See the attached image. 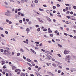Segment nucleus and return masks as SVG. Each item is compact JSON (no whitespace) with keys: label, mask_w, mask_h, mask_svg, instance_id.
Here are the masks:
<instances>
[{"label":"nucleus","mask_w":76,"mask_h":76,"mask_svg":"<svg viewBox=\"0 0 76 76\" xmlns=\"http://www.w3.org/2000/svg\"><path fill=\"white\" fill-rule=\"evenodd\" d=\"M4 52H7V53L10 56H11V53L9 51H8L7 50H4Z\"/></svg>","instance_id":"nucleus-1"},{"label":"nucleus","mask_w":76,"mask_h":76,"mask_svg":"<svg viewBox=\"0 0 76 76\" xmlns=\"http://www.w3.org/2000/svg\"><path fill=\"white\" fill-rule=\"evenodd\" d=\"M69 59L70 56H69V55H68L67 56H66L65 60V61H66L67 60H69Z\"/></svg>","instance_id":"nucleus-2"},{"label":"nucleus","mask_w":76,"mask_h":76,"mask_svg":"<svg viewBox=\"0 0 76 76\" xmlns=\"http://www.w3.org/2000/svg\"><path fill=\"white\" fill-rule=\"evenodd\" d=\"M72 59L73 60H76V56L75 55H72Z\"/></svg>","instance_id":"nucleus-3"},{"label":"nucleus","mask_w":76,"mask_h":76,"mask_svg":"<svg viewBox=\"0 0 76 76\" xmlns=\"http://www.w3.org/2000/svg\"><path fill=\"white\" fill-rule=\"evenodd\" d=\"M47 73L48 74V75H51V76H54V75L52 73L50 72H47Z\"/></svg>","instance_id":"nucleus-4"},{"label":"nucleus","mask_w":76,"mask_h":76,"mask_svg":"<svg viewBox=\"0 0 76 76\" xmlns=\"http://www.w3.org/2000/svg\"><path fill=\"white\" fill-rule=\"evenodd\" d=\"M5 15L7 16H11V14L9 12H6L5 13Z\"/></svg>","instance_id":"nucleus-5"},{"label":"nucleus","mask_w":76,"mask_h":76,"mask_svg":"<svg viewBox=\"0 0 76 76\" xmlns=\"http://www.w3.org/2000/svg\"><path fill=\"white\" fill-rule=\"evenodd\" d=\"M70 53V51H67V50H65L64 52V53L65 54H67L68 53Z\"/></svg>","instance_id":"nucleus-6"},{"label":"nucleus","mask_w":76,"mask_h":76,"mask_svg":"<svg viewBox=\"0 0 76 76\" xmlns=\"http://www.w3.org/2000/svg\"><path fill=\"white\" fill-rule=\"evenodd\" d=\"M46 56L49 58V59H48V60H50L52 58V57L51 56H50L48 55H46Z\"/></svg>","instance_id":"nucleus-7"},{"label":"nucleus","mask_w":76,"mask_h":76,"mask_svg":"<svg viewBox=\"0 0 76 76\" xmlns=\"http://www.w3.org/2000/svg\"><path fill=\"white\" fill-rule=\"evenodd\" d=\"M46 18L48 20V21H49V22H51V19H50V18H49L48 17H46Z\"/></svg>","instance_id":"nucleus-8"},{"label":"nucleus","mask_w":76,"mask_h":76,"mask_svg":"<svg viewBox=\"0 0 76 76\" xmlns=\"http://www.w3.org/2000/svg\"><path fill=\"white\" fill-rule=\"evenodd\" d=\"M38 19H39V22H41V23H43V22H44V21H43L42 20H40V18H38Z\"/></svg>","instance_id":"nucleus-9"},{"label":"nucleus","mask_w":76,"mask_h":76,"mask_svg":"<svg viewBox=\"0 0 76 76\" xmlns=\"http://www.w3.org/2000/svg\"><path fill=\"white\" fill-rule=\"evenodd\" d=\"M57 66H58L59 68H60V69H62V66L60 65L59 64H57Z\"/></svg>","instance_id":"nucleus-10"},{"label":"nucleus","mask_w":76,"mask_h":76,"mask_svg":"<svg viewBox=\"0 0 76 76\" xmlns=\"http://www.w3.org/2000/svg\"><path fill=\"white\" fill-rule=\"evenodd\" d=\"M27 64L29 66H30V67H32V65H31V64H29V63H28V62H27Z\"/></svg>","instance_id":"nucleus-11"},{"label":"nucleus","mask_w":76,"mask_h":76,"mask_svg":"<svg viewBox=\"0 0 76 76\" xmlns=\"http://www.w3.org/2000/svg\"><path fill=\"white\" fill-rule=\"evenodd\" d=\"M4 55H5V56H7V55H8V54L7 52H4Z\"/></svg>","instance_id":"nucleus-12"},{"label":"nucleus","mask_w":76,"mask_h":76,"mask_svg":"<svg viewBox=\"0 0 76 76\" xmlns=\"http://www.w3.org/2000/svg\"><path fill=\"white\" fill-rule=\"evenodd\" d=\"M52 65L53 66H54V67H56L57 66L55 64H52Z\"/></svg>","instance_id":"nucleus-13"},{"label":"nucleus","mask_w":76,"mask_h":76,"mask_svg":"<svg viewBox=\"0 0 76 76\" xmlns=\"http://www.w3.org/2000/svg\"><path fill=\"white\" fill-rule=\"evenodd\" d=\"M25 2V0H22L21 1V3H23Z\"/></svg>","instance_id":"nucleus-14"},{"label":"nucleus","mask_w":76,"mask_h":76,"mask_svg":"<svg viewBox=\"0 0 76 76\" xmlns=\"http://www.w3.org/2000/svg\"><path fill=\"white\" fill-rule=\"evenodd\" d=\"M4 4H5V5H7V4H8V3H7V2L5 1L4 3Z\"/></svg>","instance_id":"nucleus-15"},{"label":"nucleus","mask_w":76,"mask_h":76,"mask_svg":"<svg viewBox=\"0 0 76 76\" xmlns=\"http://www.w3.org/2000/svg\"><path fill=\"white\" fill-rule=\"evenodd\" d=\"M25 74L23 73H22L21 74V76H25Z\"/></svg>","instance_id":"nucleus-16"},{"label":"nucleus","mask_w":76,"mask_h":76,"mask_svg":"<svg viewBox=\"0 0 76 76\" xmlns=\"http://www.w3.org/2000/svg\"><path fill=\"white\" fill-rule=\"evenodd\" d=\"M20 51L21 52H24V51L22 48L20 49Z\"/></svg>","instance_id":"nucleus-17"},{"label":"nucleus","mask_w":76,"mask_h":76,"mask_svg":"<svg viewBox=\"0 0 76 76\" xmlns=\"http://www.w3.org/2000/svg\"><path fill=\"white\" fill-rule=\"evenodd\" d=\"M16 67L15 66H13L12 67V70H15V69Z\"/></svg>","instance_id":"nucleus-18"},{"label":"nucleus","mask_w":76,"mask_h":76,"mask_svg":"<svg viewBox=\"0 0 76 76\" xmlns=\"http://www.w3.org/2000/svg\"><path fill=\"white\" fill-rule=\"evenodd\" d=\"M34 2L35 3H38V1L37 0H35L34 1Z\"/></svg>","instance_id":"nucleus-19"},{"label":"nucleus","mask_w":76,"mask_h":76,"mask_svg":"<svg viewBox=\"0 0 76 76\" xmlns=\"http://www.w3.org/2000/svg\"><path fill=\"white\" fill-rule=\"evenodd\" d=\"M31 51V52H32V53H34L35 52V51H34V50L32 49H31L30 50Z\"/></svg>","instance_id":"nucleus-20"},{"label":"nucleus","mask_w":76,"mask_h":76,"mask_svg":"<svg viewBox=\"0 0 76 76\" xmlns=\"http://www.w3.org/2000/svg\"><path fill=\"white\" fill-rule=\"evenodd\" d=\"M1 37H3L4 38V35H3V34H1Z\"/></svg>","instance_id":"nucleus-21"},{"label":"nucleus","mask_w":76,"mask_h":76,"mask_svg":"<svg viewBox=\"0 0 76 76\" xmlns=\"http://www.w3.org/2000/svg\"><path fill=\"white\" fill-rule=\"evenodd\" d=\"M58 46H59V47H60V48H61V47H62V45H60L58 44Z\"/></svg>","instance_id":"nucleus-22"},{"label":"nucleus","mask_w":76,"mask_h":76,"mask_svg":"<svg viewBox=\"0 0 76 76\" xmlns=\"http://www.w3.org/2000/svg\"><path fill=\"white\" fill-rule=\"evenodd\" d=\"M27 61H28V62H31V60L29 59H28Z\"/></svg>","instance_id":"nucleus-23"},{"label":"nucleus","mask_w":76,"mask_h":76,"mask_svg":"<svg viewBox=\"0 0 76 76\" xmlns=\"http://www.w3.org/2000/svg\"><path fill=\"white\" fill-rule=\"evenodd\" d=\"M37 31H38V32H39V31H40V28H38Z\"/></svg>","instance_id":"nucleus-24"},{"label":"nucleus","mask_w":76,"mask_h":76,"mask_svg":"<svg viewBox=\"0 0 76 76\" xmlns=\"http://www.w3.org/2000/svg\"><path fill=\"white\" fill-rule=\"evenodd\" d=\"M58 57H61V56L60 54H58Z\"/></svg>","instance_id":"nucleus-25"},{"label":"nucleus","mask_w":76,"mask_h":76,"mask_svg":"<svg viewBox=\"0 0 76 76\" xmlns=\"http://www.w3.org/2000/svg\"><path fill=\"white\" fill-rule=\"evenodd\" d=\"M12 12H15V9L14 8H12Z\"/></svg>","instance_id":"nucleus-26"},{"label":"nucleus","mask_w":76,"mask_h":76,"mask_svg":"<svg viewBox=\"0 0 76 76\" xmlns=\"http://www.w3.org/2000/svg\"><path fill=\"white\" fill-rule=\"evenodd\" d=\"M64 35H66V36H67V35H68V34L66 33H64Z\"/></svg>","instance_id":"nucleus-27"},{"label":"nucleus","mask_w":76,"mask_h":76,"mask_svg":"<svg viewBox=\"0 0 76 76\" xmlns=\"http://www.w3.org/2000/svg\"><path fill=\"white\" fill-rule=\"evenodd\" d=\"M47 29L46 28H44L43 29V31H47Z\"/></svg>","instance_id":"nucleus-28"},{"label":"nucleus","mask_w":76,"mask_h":76,"mask_svg":"<svg viewBox=\"0 0 76 76\" xmlns=\"http://www.w3.org/2000/svg\"><path fill=\"white\" fill-rule=\"evenodd\" d=\"M1 52H2V53H3V51H4V50L3 49H1Z\"/></svg>","instance_id":"nucleus-29"},{"label":"nucleus","mask_w":76,"mask_h":76,"mask_svg":"<svg viewBox=\"0 0 76 76\" xmlns=\"http://www.w3.org/2000/svg\"><path fill=\"white\" fill-rule=\"evenodd\" d=\"M17 9H16L15 10V13H18V11H17Z\"/></svg>","instance_id":"nucleus-30"},{"label":"nucleus","mask_w":76,"mask_h":76,"mask_svg":"<svg viewBox=\"0 0 76 76\" xmlns=\"http://www.w3.org/2000/svg\"><path fill=\"white\" fill-rule=\"evenodd\" d=\"M26 31H30L29 29V28H27L26 29Z\"/></svg>","instance_id":"nucleus-31"},{"label":"nucleus","mask_w":76,"mask_h":76,"mask_svg":"<svg viewBox=\"0 0 76 76\" xmlns=\"http://www.w3.org/2000/svg\"><path fill=\"white\" fill-rule=\"evenodd\" d=\"M65 5L66 6H70V4H65Z\"/></svg>","instance_id":"nucleus-32"},{"label":"nucleus","mask_w":76,"mask_h":76,"mask_svg":"<svg viewBox=\"0 0 76 76\" xmlns=\"http://www.w3.org/2000/svg\"><path fill=\"white\" fill-rule=\"evenodd\" d=\"M50 36L51 37H53V34H50Z\"/></svg>","instance_id":"nucleus-33"},{"label":"nucleus","mask_w":76,"mask_h":76,"mask_svg":"<svg viewBox=\"0 0 76 76\" xmlns=\"http://www.w3.org/2000/svg\"><path fill=\"white\" fill-rule=\"evenodd\" d=\"M53 9H55L56 8V7L55 6H53Z\"/></svg>","instance_id":"nucleus-34"},{"label":"nucleus","mask_w":76,"mask_h":76,"mask_svg":"<svg viewBox=\"0 0 76 76\" xmlns=\"http://www.w3.org/2000/svg\"><path fill=\"white\" fill-rule=\"evenodd\" d=\"M56 6H57V7H59L60 6V5L59 4H57Z\"/></svg>","instance_id":"nucleus-35"},{"label":"nucleus","mask_w":76,"mask_h":76,"mask_svg":"<svg viewBox=\"0 0 76 76\" xmlns=\"http://www.w3.org/2000/svg\"><path fill=\"white\" fill-rule=\"evenodd\" d=\"M20 14H21V13H20V12H18V14L19 15H20Z\"/></svg>","instance_id":"nucleus-36"},{"label":"nucleus","mask_w":76,"mask_h":76,"mask_svg":"<svg viewBox=\"0 0 76 76\" xmlns=\"http://www.w3.org/2000/svg\"><path fill=\"white\" fill-rule=\"evenodd\" d=\"M68 8L69 10H71V9H72V7H69Z\"/></svg>","instance_id":"nucleus-37"},{"label":"nucleus","mask_w":76,"mask_h":76,"mask_svg":"<svg viewBox=\"0 0 76 76\" xmlns=\"http://www.w3.org/2000/svg\"><path fill=\"white\" fill-rule=\"evenodd\" d=\"M46 12L48 13H50V11L49 10H47Z\"/></svg>","instance_id":"nucleus-38"},{"label":"nucleus","mask_w":76,"mask_h":76,"mask_svg":"<svg viewBox=\"0 0 76 76\" xmlns=\"http://www.w3.org/2000/svg\"><path fill=\"white\" fill-rule=\"evenodd\" d=\"M6 21H7V23H9V22H10V21H9V20H7V19L6 20Z\"/></svg>","instance_id":"nucleus-39"},{"label":"nucleus","mask_w":76,"mask_h":76,"mask_svg":"<svg viewBox=\"0 0 76 76\" xmlns=\"http://www.w3.org/2000/svg\"><path fill=\"white\" fill-rule=\"evenodd\" d=\"M61 72V70H59L58 71V73H60Z\"/></svg>","instance_id":"nucleus-40"},{"label":"nucleus","mask_w":76,"mask_h":76,"mask_svg":"<svg viewBox=\"0 0 76 76\" xmlns=\"http://www.w3.org/2000/svg\"><path fill=\"white\" fill-rule=\"evenodd\" d=\"M35 43H36V44H39V42H35Z\"/></svg>","instance_id":"nucleus-41"},{"label":"nucleus","mask_w":76,"mask_h":76,"mask_svg":"<svg viewBox=\"0 0 76 76\" xmlns=\"http://www.w3.org/2000/svg\"><path fill=\"white\" fill-rule=\"evenodd\" d=\"M43 6L44 7H47V5H46V4L43 5Z\"/></svg>","instance_id":"nucleus-42"},{"label":"nucleus","mask_w":76,"mask_h":76,"mask_svg":"<svg viewBox=\"0 0 76 76\" xmlns=\"http://www.w3.org/2000/svg\"><path fill=\"white\" fill-rule=\"evenodd\" d=\"M70 13L71 15H73V12L71 11L70 12Z\"/></svg>","instance_id":"nucleus-43"},{"label":"nucleus","mask_w":76,"mask_h":76,"mask_svg":"<svg viewBox=\"0 0 76 76\" xmlns=\"http://www.w3.org/2000/svg\"><path fill=\"white\" fill-rule=\"evenodd\" d=\"M34 62H36V63H38V61H37V60H34Z\"/></svg>","instance_id":"nucleus-44"},{"label":"nucleus","mask_w":76,"mask_h":76,"mask_svg":"<svg viewBox=\"0 0 76 76\" xmlns=\"http://www.w3.org/2000/svg\"><path fill=\"white\" fill-rule=\"evenodd\" d=\"M40 69H41V67H39L38 68V71H39V70H40Z\"/></svg>","instance_id":"nucleus-45"},{"label":"nucleus","mask_w":76,"mask_h":76,"mask_svg":"<svg viewBox=\"0 0 76 76\" xmlns=\"http://www.w3.org/2000/svg\"><path fill=\"white\" fill-rule=\"evenodd\" d=\"M39 47L40 46H42V43L40 44L39 45Z\"/></svg>","instance_id":"nucleus-46"},{"label":"nucleus","mask_w":76,"mask_h":76,"mask_svg":"<svg viewBox=\"0 0 76 76\" xmlns=\"http://www.w3.org/2000/svg\"><path fill=\"white\" fill-rule=\"evenodd\" d=\"M41 51H43V52H45V50L43 49H41Z\"/></svg>","instance_id":"nucleus-47"},{"label":"nucleus","mask_w":76,"mask_h":76,"mask_svg":"<svg viewBox=\"0 0 76 76\" xmlns=\"http://www.w3.org/2000/svg\"><path fill=\"white\" fill-rule=\"evenodd\" d=\"M36 28H38V27H39V25H36Z\"/></svg>","instance_id":"nucleus-48"},{"label":"nucleus","mask_w":76,"mask_h":76,"mask_svg":"<svg viewBox=\"0 0 76 76\" xmlns=\"http://www.w3.org/2000/svg\"><path fill=\"white\" fill-rule=\"evenodd\" d=\"M73 7L74 9H76V6H74Z\"/></svg>","instance_id":"nucleus-49"},{"label":"nucleus","mask_w":76,"mask_h":76,"mask_svg":"<svg viewBox=\"0 0 76 76\" xmlns=\"http://www.w3.org/2000/svg\"><path fill=\"white\" fill-rule=\"evenodd\" d=\"M36 74L37 75V76H41V75H40V74Z\"/></svg>","instance_id":"nucleus-50"},{"label":"nucleus","mask_w":76,"mask_h":76,"mask_svg":"<svg viewBox=\"0 0 76 76\" xmlns=\"http://www.w3.org/2000/svg\"><path fill=\"white\" fill-rule=\"evenodd\" d=\"M60 29H61L62 30H63V28L62 27H60Z\"/></svg>","instance_id":"nucleus-51"},{"label":"nucleus","mask_w":76,"mask_h":76,"mask_svg":"<svg viewBox=\"0 0 76 76\" xmlns=\"http://www.w3.org/2000/svg\"><path fill=\"white\" fill-rule=\"evenodd\" d=\"M26 20L27 21V22H29V20L28 19H26Z\"/></svg>","instance_id":"nucleus-52"},{"label":"nucleus","mask_w":76,"mask_h":76,"mask_svg":"<svg viewBox=\"0 0 76 76\" xmlns=\"http://www.w3.org/2000/svg\"><path fill=\"white\" fill-rule=\"evenodd\" d=\"M52 42H55V41H54V40L53 39H52Z\"/></svg>","instance_id":"nucleus-53"},{"label":"nucleus","mask_w":76,"mask_h":76,"mask_svg":"<svg viewBox=\"0 0 76 76\" xmlns=\"http://www.w3.org/2000/svg\"><path fill=\"white\" fill-rule=\"evenodd\" d=\"M68 24H69V25H71L72 24V23L68 22Z\"/></svg>","instance_id":"nucleus-54"},{"label":"nucleus","mask_w":76,"mask_h":76,"mask_svg":"<svg viewBox=\"0 0 76 76\" xmlns=\"http://www.w3.org/2000/svg\"><path fill=\"white\" fill-rule=\"evenodd\" d=\"M20 55V53H18L17 54V56H19Z\"/></svg>","instance_id":"nucleus-55"},{"label":"nucleus","mask_w":76,"mask_h":76,"mask_svg":"<svg viewBox=\"0 0 76 76\" xmlns=\"http://www.w3.org/2000/svg\"><path fill=\"white\" fill-rule=\"evenodd\" d=\"M57 32H58V31H57V30L55 31V34H56V33H57Z\"/></svg>","instance_id":"nucleus-56"},{"label":"nucleus","mask_w":76,"mask_h":76,"mask_svg":"<svg viewBox=\"0 0 76 76\" xmlns=\"http://www.w3.org/2000/svg\"><path fill=\"white\" fill-rule=\"evenodd\" d=\"M21 16H24V15H23V14L21 13Z\"/></svg>","instance_id":"nucleus-57"},{"label":"nucleus","mask_w":76,"mask_h":76,"mask_svg":"<svg viewBox=\"0 0 76 76\" xmlns=\"http://www.w3.org/2000/svg\"><path fill=\"white\" fill-rule=\"evenodd\" d=\"M50 15L51 16H53V14H52L51 13H50Z\"/></svg>","instance_id":"nucleus-58"},{"label":"nucleus","mask_w":76,"mask_h":76,"mask_svg":"<svg viewBox=\"0 0 76 76\" xmlns=\"http://www.w3.org/2000/svg\"><path fill=\"white\" fill-rule=\"evenodd\" d=\"M65 9L66 10H68V7H66Z\"/></svg>","instance_id":"nucleus-59"},{"label":"nucleus","mask_w":76,"mask_h":76,"mask_svg":"<svg viewBox=\"0 0 76 76\" xmlns=\"http://www.w3.org/2000/svg\"><path fill=\"white\" fill-rule=\"evenodd\" d=\"M3 29V28L1 27H0V30H2Z\"/></svg>","instance_id":"nucleus-60"},{"label":"nucleus","mask_w":76,"mask_h":76,"mask_svg":"<svg viewBox=\"0 0 76 76\" xmlns=\"http://www.w3.org/2000/svg\"><path fill=\"white\" fill-rule=\"evenodd\" d=\"M20 23H22V20H20L19 21Z\"/></svg>","instance_id":"nucleus-61"},{"label":"nucleus","mask_w":76,"mask_h":76,"mask_svg":"<svg viewBox=\"0 0 76 76\" xmlns=\"http://www.w3.org/2000/svg\"><path fill=\"white\" fill-rule=\"evenodd\" d=\"M5 7H6V8H9V7H8L6 6H5Z\"/></svg>","instance_id":"nucleus-62"},{"label":"nucleus","mask_w":76,"mask_h":76,"mask_svg":"<svg viewBox=\"0 0 76 76\" xmlns=\"http://www.w3.org/2000/svg\"><path fill=\"white\" fill-rule=\"evenodd\" d=\"M9 24H12V22L10 21L9 22Z\"/></svg>","instance_id":"nucleus-63"},{"label":"nucleus","mask_w":76,"mask_h":76,"mask_svg":"<svg viewBox=\"0 0 76 76\" xmlns=\"http://www.w3.org/2000/svg\"><path fill=\"white\" fill-rule=\"evenodd\" d=\"M64 75V73H63V72H62L61 74V75Z\"/></svg>","instance_id":"nucleus-64"}]
</instances>
